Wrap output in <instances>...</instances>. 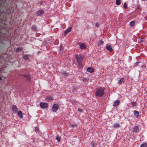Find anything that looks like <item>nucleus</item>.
<instances>
[{
  "label": "nucleus",
  "instance_id": "f257e3e1",
  "mask_svg": "<svg viewBox=\"0 0 147 147\" xmlns=\"http://www.w3.org/2000/svg\"><path fill=\"white\" fill-rule=\"evenodd\" d=\"M105 88L100 87L97 89L95 92V95L96 96L101 97L104 94Z\"/></svg>",
  "mask_w": 147,
  "mask_h": 147
},
{
  "label": "nucleus",
  "instance_id": "f03ea898",
  "mask_svg": "<svg viewBox=\"0 0 147 147\" xmlns=\"http://www.w3.org/2000/svg\"><path fill=\"white\" fill-rule=\"evenodd\" d=\"M40 107L43 109H46L48 107V104L46 102H41L40 103Z\"/></svg>",
  "mask_w": 147,
  "mask_h": 147
},
{
  "label": "nucleus",
  "instance_id": "7ed1b4c3",
  "mask_svg": "<svg viewBox=\"0 0 147 147\" xmlns=\"http://www.w3.org/2000/svg\"><path fill=\"white\" fill-rule=\"evenodd\" d=\"M75 57L78 62H81L82 60L83 57L81 55H76Z\"/></svg>",
  "mask_w": 147,
  "mask_h": 147
},
{
  "label": "nucleus",
  "instance_id": "20e7f679",
  "mask_svg": "<svg viewBox=\"0 0 147 147\" xmlns=\"http://www.w3.org/2000/svg\"><path fill=\"white\" fill-rule=\"evenodd\" d=\"M58 109V106L57 104H55L53 105L52 110L53 112H55Z\"/></svg>",
  "mask_w": 147,
  "mask_h": 147
},
{
  "label": "nucleus",
  "instance_id": "39448f33",
  "mask_svg": "<svg viewBox=\"0 0 147 147\" xmlns=\"http://www.w3.org/2000/svg\"><path fill=\"white\" fill-rule=\"evenodd\" d=\"M78 45L80 46L81 49H86V45L84 43H79Z\"/></svg>",
  "mask_w": 147,
  "mask_h": 147
},
{
  "label": "nucleus",
  "instance_id": "423d86ee",
  "mask_svg": "<svg viewBox=\"0 0 147 147\" xmlns=\"http://www.w3.org/2000/svg\"><path fill=\"white\" fill-rule=\"evenodd\" d=\"M12 110L14 113H16L18 111V109L16 106L14 105L12 106Z\"/></svg>",
  "mask_w": 147,
  "mask_h": 147
},
{
  "label": "nucleus",
  "instance_id": "0eeeda50",
  "mask_svg": "<svg viewBox=\"0 0 147 147\" xmlns=\"http://www.w3.org/2000/svg\"><path fill=\"white\" fill-rule=\"evenodd\" d=\"M44 13V11L42 10H39L37 11L36 12V15L37 16H41Z\"/></svg>",
  "mask_w": 147,
  "mask_h": 147
},
{
  "label": "nucleus",
  "instance_id": "6e6552de",
  "mask_svg": "<svg viewBox=\"0 0 147 147\" xmlns=\"http://www.w3.org/2000/svg\"><path fill=\"white\" fill-rule=\"evenodd\" d=\"M71 29L72 28L71 27H68L64 31V35L65 36L68 33L71 31Z\"/></svg>",
  "mask_w": 147,
  "mask_h": 147
},
{
  "label": "nucleus",
  "instance_id": "1a4fd4ad",
  "mask_svg": "<svg viewBox=\"0 0 147 147\" xmlns=\"http://www.w3.org/2000/svg\"><path fill=\"white\" fill-rule=\"evenodd\" d=\"M106 48L107 50L109 51H112L113 50V49H112L111 46L110 45H107L106 46Z\"/></svg>",
  "mask_w": 147,
  "mask_h": 147
},
{
  "label": "nucleus",
  "instance_id": "9d476101",
  "mask_svg": "<svg viewBox=\"0 0 147 147\" xmlns=\"http://www.w3.org/2000/svg\"><path fill=\"white\" fill-rule=\"evenodd\" d=\"M18 115L20 118L22 119L23 118V113L21 111H19L18 113Z\"/></svg>",
  "mask_w": 147,
  "mask_h": 147
},
{
  "label": "nucleus",
  "instance_id": "9b49d317",
  "mask_svg": "<svg viewBox=\"0 0 147 147\" xmlns=\"http://www.w3.org/2000/svg\"><path fill=\"white\" fill-rule=\"evenodd\" d=\"M87 71L90 73H92L94 71V69L93 68L89 67L87 69Z\"/></svg>",
  "mask_w": 147,
  "mask_h": 147
},
{
  "label": "nucleus",
  "instance_id": "f8f14e48",
  "mask_svg": "<svg viewBox=\"0 0 147 147\" xmlns=\"http://www.w3.org/2000/svg\"><path fill=\"white\" fill-rule=\"evenodd\" d=\"M119 103V100H117L115 101L113 103V106L114 107H116L118 105Z\"/></svg>",
  "mask_w": 147,
  "mask_h": 147
},
{
  "label": "nucleus",
  "instance_id": "ddd939ff",
  "mask_svg": "<svg viewBox=\"0 0 147 147\" xmlns=\"http://www.w3.org/2000/svg\"><path fill=\"white\" fill-rule=\"evenodd\" d=\"M134 114L136 117L138 118L139 115V113L138 111H135L134 112Z\"/></svg>",
  "mask_w": 147,
  "mask_h": 147
},
{
  "label": "nucleus",
  "instance_id": "4468645a",
  "mask_svg": "<svg viewBox=\"0 0 147 147\" xmlns=\"http://www.w3.org/2000/svg\"><path fill=\"white\" fill-rule=\"evenodd\" d=\"M124 79L123 78H121L120 79H119V81L118 82L119 84H122L124 82Z\"/></svg>",
  "mask_w": 147,
  "mask_h": 147
},
{
  "label": "nucleus",
  "instance_id": "2eb2a0df",
  "mask_svg": "<svg viewBox=\"0 0 147 147\" xmlns=\"http://www.w3.org/2000/svg\"><path fill=\"white\" fill-rule=\"evenodd\" d=\"M120 126V125L118 123H116L113 125V127L114 128H117L119 127Z\"/></svg>",
  "mask_w": 147,
  "mask_h": 147
},
{
  "label": "nucleus",
  "instance_id": "dca6fc26",
  "mask_svg": "<svg viewBox=\"0 0 147 147\" xmlns=\"http://www.w3.org/2000/svg\"><path fill=\"white\" fill-rule=\"evenodd\" d=\"M135 24V23L134 21H131L130 22L129 25L131 26L132 27L134 26Z\"/></svg>",
  "mask_w": 147,
  "mask_h": 147
},
{
  "label": "nucleus",
  "instance_id": "f3484780",
  "mask_svg": "<svg viewBox=\"0 0 147 147\" xmlns=\"http://www.w3.org/2000/svg\"><path fill=\"white\" fill-rule=\"evenodd\" d=\"M121 3V1L120 0H116L115 4L117 5H120Z\"/></svg>",
  "mask_w": 147,
  "mask_h": 147
},
{
  "label": "nucleus",
  "instance_id": "a211bd4d",
  "mask_svg": "<svg viewBox=\"0 0 147 147\" xmlns=\"http://www.w3.org/2000/svg\"><path fill=\"white\" fill-rule=\"evenodd\" d=\"M103 44V42L102 40H100L99 41L97 45L98 46H99L101 45H102Z\"/></svg>",
  "mask_w": 147,
  "mask_h": 147
},
{
  "label": "nucleus",
  "instance_id": "6ab92c4d",
  "mask_svg": "<svg viewBox=\"0 0 147 147\" xmlns=\"http://www.w3.org/2000/svg\"><path fill=\"white\" fill-rule=\"evenodd\" d=\"M140 147H147V144L146 143H144L140 145Z\"/></svg>",
  "mask_w": 147,
  "mask_h": 147
},
{
  "label": "nucleus",
  "instance_id": "aec40b11",
  "mask_svg": "<svg viewBox=\"0 0 147 147\" xmlns=\"http://www.w3.org/2000/svg\"><path fill=\"white\" fill-rule=\"evenodd\" d=\"M24 57L25 59H28L29 58V56L28 55H24Z\"/></svg>",
  "mask_w": 147,
  "mask_h": 147
},
{
  "label": "nucleus",
  "instance_id": "412c9836",
  "mask_svg": "<svg viewBox=\"0 0 147 147\" xmlns=\"http://www.w3.org/2000/svg\"><path fill=\"white\" fill-rule=\"evenodd\" d=\"M78 67L79 68H81L82 67V63L80 62H78Z\"/></svg>",
  "mask_w": 147,
  "mask_h": 147
},
{
  "label": "nucleus",
  "instance_id": "4be33fe9",
  "mask_svg": "<svg viewBox=\"0 0 147 147\" xmlns=\"http://www.w3.org/2000/svg\"><path fill=\"white\" fill-rule=\"evenodd\" d=\"M22 50V49L21 48H18L16 49V52H18L20 51H21Z\"/></svg>",
  "mask_w": 147,
  "mask_h": 147
},
{
  "label": "nucleus",
  "instance_id": "5701e85b",
  "mask_svg": "<svg viewBox=\"0 0 147 147\" xmlns=\"http://www.w3.org/2000/svg\"><path fill=\"white\" fill-rule=\"evenodd\" d=\"M88 81V79L86 78H83V82H86Z\"/></svg>",
  "mask_w": 147,
  "mask_h": 147
},
{
  "label": "nucleus",
  "instance_id": "b1692460",
  "mask_svg": "<svg viewBox=\"0 0 147 147\" xmlns=\"http://www.w3.org/2000/svg\"><path fill=\"white\" fill-rule=\"evenodd\" d=\"M131 105H132V106H134L136 105V102H133L131 103Z\"/></svg>",
  "mask_w": 147,
  "mask_h": 147
},
{
  "label": "nucleus",
  "instance_id": "393cba45",
  "mask_svg": "<svg viewBox=\"0 0 147 147\" xmlns=\"http://www.w3.org/2000/svg\"><path fill=\"white\" fill-rule=\"evenodd\" d=\"M56 139L57 140L58 142H59L60 139V137H57L56 138Z\"/></svg>",
  "mask_w": 147,
  "mask_h": 147
},
{
  "label": "nucleus",
  "instance_id": "a878e982",
  "mask_svg": "<svg viewBox=\"0 0 147 147\" xmlns=\"http://www.w3.org/2000/svg\"><path fill=\"white\" fill-rule=\"evenodd\" d=\"M123 7L125 8H126L127 7V5L125 3L123 5Z\"/></svg>",
  "mask_w": 147,
  "mask_h": 147
},
{
  "label": "nucleus",
  "instance_id": "bb28decb",
  "mask_svg": "<svg viewBox=\"0 0 147 147\" xmlns=\"http://www.w3.org/2000/svg\"><path fill=\"white\" fill-rule=\"evenodd\" d=\"M26 77L27 80H29L30 79V77L29 76H26Z\"/></svg>",
  "mask_w": 147,
  "mask_h": 147
},
{
  "label": "nucleus",
  "instance_id": "cd10ccee",
  "mask_svg": "<svg viewBox=\"0 0 147 147\" xmlns=\"http://www.w3.org/2000/svg\"><path fill=\"white\" fill-rule=\"evenodd\" d=\"M78 110L80 112H82V110L80 109H79Z\"/></svg>",
  "mask_w": 147,
  "mask_h": 147
},
{
  "label": "nucleus",
  "instance_id": "c85d7f7f",
  "mask_svg": "<svg viewBox=\"0 0 147 147\" xmlns=\"http://www.w3.org/2000/svg\"><path fill=\"white\" fill-rule=\"evenodd\" d=\"M32 28L33 30L35 29V28L34 26H32Z\"/></svg>",
  "mask_w": 147,
  "mask_h": 147
},
{
  "label": "nucleus",
  "instance_id": "c756f323",
  "mask_svg": "<svg viewBox=\"0 0 147 147\" xmlns=\"http://www.w3.org/2000/svg\"><path fill=\"white\" fill-rule=\"evenodd\" d=\"M142 0L144 1H147V0Z\"/></svg>",
  "mask_w": 147,
  "mask_h": 147
},
{
  "label": "nucleus",
  "instance_id": "7c9ffc66",
  "mask_svg": "<svg viewBox=\"0 0 147 147\" xmlns=\"http://www.w3.org/2000/svg\"><path fill=\"white\" fill-rule=\"evenodd\" d=\"M2 80L1 78V77H0V80Z\"/></svg>",
  "mask_w": 147,
  "mask_h": 147
},
{
  "label": "nucleus",
  "instance_id": "2f4dec72",
  "mask_svg": "<svg viewBox=\"0 0 147 147\" xmlns=\"http://www.w3.org/2000/svg\"><path fill=\"white\" fill-rule=\"evenodd\" d=\"M143 67H144V68L145 67H146V66H144Z\"/></svg>",
  "mask_w": 147,
  "mask_h": 147
}]
</instances>
